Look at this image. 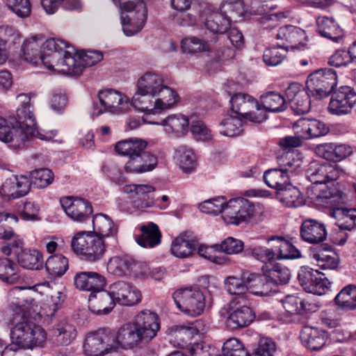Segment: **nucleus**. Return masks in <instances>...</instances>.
Segmentation results:
<instances>
[{
	"label": "nucleus",
	"mask_w": 356,
	"mask_h": 356,
	"mask_svg": "<svg viewBox=\"0 0 356 356\" xmlns=\"http://www.w3.org/2000/svg\"><path fill=\"white\" fill-rule=\"evenodd\" d=\"M120 8L129 13L123 17V31L127 35H133L143 28L147 18V8L145 3L140 0L137 2L125 0L122 4H118Z\"/></svg>",
	"instance_id": "obj_8"
},
{
	"label": "nucleus",
	"mask_w": 356,
	"mask_h": 356,
	"mask_svg": "<svg viewBox=\"0 0 356 356\" xmlns=\"http://www.w3.org/2000/svg\"><path fill=\"white\" fill-rule=\"evenodd\" d=\"M74 283L78 289L94 293L104 288L106 280L104 275L97 272L81 271L76 273Z\"/></svg>",
	"instance_id": "obj_21"
},
{
	"label": "nucleus",
	"mask_w": 356,
	"mask_h": 356,
	"mask_svg": "<svg viewBox=\"0 0 356 356\" xmlns=\"http://www.w3.org/2000/svg\"><path fill=\"white\" fill-rule=\"evenodd\" d=\"M337 83V76L334 70L321 69L309 75L306 85L311 95L321 99L329 95Z\"/></svg>",
	"instance_id": "obj_9"
},
{
	"label": "nucleus",
	"mask_w": 356,
	"mask_h": 356,
	"mask_svg": "<svg viewBox=\"0 0 356 356\" xmlns=\"http://www.w3.org/2000/svg\"><path fill=\"white\" fill-rule=\"evenodd\" d=\"M0 280L9 284H21L25 281L18 263L8 258H0Z\"/></svg>",
	"instance_id": "obj_29"
},
{
	"label": "nucleus",
	"mask_w": 356,
	"mask_h": 356,
	"mask_svg": "<svg viewBox=\"0 0 356 356\" xmlns=\"http://www.w3.org/2000/svg\"><path fill=\"white\" fill-rule=\"evenodd\" d=\"M18 265L29 270H39L43 266V255L35 249L22 250L17 254Z\"/></svg>",
	"instance_id": "obj_38"
},
{
	"label": "nucleus",
	"mask_w": 356,
	"mask_h": 356,
	"mask_svg": "<svg viewBox=\"0 0 356 356\" xmlns=\"http://www.w3.org/2000/svg\"><path fill=\"white\" fill-rule=\"evenodd\" d=\"M159 98L154 102V107L156 110H165L173 107L179 100L177 92L170 87L163 85L159 90Z\"/></svg>",
	"instance_id": "obj_46"
},
{
	"label": "nucleus",
	"mask_w": 356,
	"mask_h": 356,
	"mask_svg": "<svg viewBox=\"0 0 356 356\" xmlns=\"http://www.w3.org/2000/svg\"><path fill=\"white\" fill-rule=\"evenodd\" d=\"M253 309L246 305L232 309L227 318V324L232 329L248 327L255 319Z\"/></svg>",
	"instance_id": "obj_30"
},
{
	"label": "nucleus",
	"mask_w": 356,
	"mask_h": 356,
	"mask_svg": "<svg viewBox=\"0 0 356 356\" xmlns=\"http://www.w3.org/2000/svg\"><path fill=\"white\" fill-rule=\"evenodd\" d=\"M113 296L116 302L123 306L131 307L140 303L142 293L136 287L124 282H119L111 287Z\"/></svg>",
	"instance_id": "obj_18"
},
{
	"label": "nucleus",
	"mask_w": 356,
	"mask_h": 356,
	"mask_svg": "<svg viewBox=\"0 0 356 356\" xmlns=\"http://www.w3.org/2000/svg\"><path fill=\"white\" fill-rule=\"evenodd\" d=\"M115 300L112 290L108 292L102 289L89 296V308L95 314H107L115 306Z\"/></svg>",
	"instance_id": "obj_27"
},
{
	"label": "nucleus",
	"mask_w": 356,
	"mask_h": 356,
	"mask_svg": "<svg viewBox=\"0 0 356 356\" xmlns=\"http://www.w3.org/2000/svg\"><path fill=\"white\" fill-rule=\"evenodd\" d=\"M67 43L60 40L49 39L44 44V49L51 51L49 60L44 61V65L51 70L58 71L70 75H80L83 72V65L79 58L74 56L70 52L65 51L61 58L60 51Z\"/></svg>",
	"instance_id": "obj_4"
},
{
	"label": "nucleus",
	"mask_w": 356,
	"mask_h": 356,
	"mask_svg": "<svg viewBox=\"0 0 356 356\" xmlns=\"http://www.w3.org/2000/svg\"><path fill=\"white\" fill-rule=\"evenodd\" d=\"M298 280L305 291L315 295H324L331 287V282L324 273L309 267L300 268Z\"/></svg>",
	"instance_id": "obj_10"
},
{
	"label": "nucleus",
	"mask_w": 356,
	"mask_h": 356,
	"mask_svg": "<svg viewBox=\"0 0 356 356\" xmlns=\"http://www.w3.org/2000/svg\"><path fill=\"white\" fill-rule=\"evenodd\" d=\"M336 305L342 310L349 311L356 308V285L349 284L342 289L334 298Z\"/></svg>",
	"instance_id": "obj_41"
},
{
	"label": "nucleus",
	"mask_w": 356,
	"mask_h": 356,
	"mask_svg": "<svg viewBox=\"0 0 356 356\" xmlns=\"http://www.w3.org/2000/svg\"><path fill=\"white\" fill-rule=\"evenodd\" d=\"M9 324L17 327L19 324L28 323L30 320L26 316L24 309L19 305H11L5 312Z\"/></svg>",
	"instance_id": "obj_63"
},
{
	"label": "nucleus",
	"mask_w": 356,
	"mask_h": 356,
	"mask_svg": "<svg viewBox=\"0 0 356 356\" xmlns=\"http://www.w3.org/2000/svg\"><path fill=\"white\" fill-rule=\"evenodd\" d=\"M264 179L266 184L279 191L289 183V175L282 168L270 169L265 172Z\"/></svg>",
	"instance_id": "obj_50"
},
{
	"label": "nucleus",
	"mask_w": 356,
	"mask_h": 356,
	"mask_svg": "<svg viewBox=\"0 0 356 356\" xmlns=\"http://www.w3.org/2000/svg\"><path fill=\"white\" fill-rule=\"evenodd\" d=\"M181 49L185 54H196L201 52L210 51L212 47L209 41L202 40L195 36H191L181 40Z\"/></svg>",
	"instance_id": "obj_44"
},
{
	"label": "nucleus",
	"mask_w": 356,
	"mask_h": 356,
	"mask_svg": "<svg viewBox=\"0 0 356 356\" xmlns=\"http://www.w3.org/2000/svg\"><path fill=\"white\" fill-rule=\"evenodd\" d=\"M31 190V182L26 176H13L7 179L0 188V195L5 200L25 196Z\"/></svg>",
	"instance_id": "obj_16"
},
{
	"label": "nucleus",
	"mask_w": 356,
	"mask_h": 356,
	"mask_svg": "<svg viewBox=\"0 0 356 356\" xmlns=\"http://www.w3.org/2000/svg\"><path fill=\"white\" fill-rule=\"evenodd\" d=\"M225 286L230 294L238 296V298L246 300L245 293L248 291V286L245 279L243 277V273L241 277L235 276L227 277L225 280Z\"/></svg>",
	"instance_id": "obj_54"
},
{
	"label": "nucleus",
	"mask_w": 356,
	"mask_h": 356,
	"mask_svg": "<svg viewBox=\"0 0 356 356\" xmlns=\"http://www.w3.org/2000/svg\"><path fill=\"white\" fill-rule=\"evenodd\" d=\"M316 152L322 158L334 162L341 161L353 153L350 146L334 143L320 144L316 147Z\"/></svg>",
	"instance_id": "obj_28"
},
{
	"label": "nucleus",
	"mask_w": 356,
	"mask_h": 356,
	"mask_svg": "<svg viewBox=\"0 0 356 356\" xmlns=\"http://www.w3.org/2000/svg\"><path fill=\"white\" fill-rule=\"evenodd\" d=\"M200 19L207 30L215 35L223 34L231 27L232 20L226 13L208 5L200 14Z\"/></svg>",
	"instance_id": "obj_11"
},
{
	"label": "nucleus",
	"mask_w": 356,
	"mask_h": 356,
	"mask_svg": "<svg viewBox=\"0 0 356 356\" xmlns=\"http://www.w3.org/2000/svg\"><path fill=\"white\" fill-rule=\"evenodd\" d=\"M157 163V156L146 149L137 156L128 159L124 169L128 173L140 174L152 171L156 167Z\"/></svg>",
	"instance_id": "obj_20"
},
{
	"label": "nucleus",
	"mask_w": 356,
	"mask_h": 356,
	"mask_svg": "<svg viewBox=\"0 0 356 356\" xmlns=\"http://www.w3.org/2000/svg\"><path fill=\"white\" fill-rule=\"evenodd\" d=\"M155 190L153 186L149 184H130L124 187V192L134 194L133 206L140 211L154 206V198L150 197L149 194Z\"/></svg>",
	"instance_id": "obj_19"
},
{
	"label": "nucleus",
	"mask_w": 356,
	"mask_h": 356,
	"mask_svg": "<svg viewBox=\"0 0 356 356\" xmlns=\"http://www.w3.org/2000/svg\"><path fill=\"white\" fill-rule=\"evenodd\" d=\"M92 225L95 234L99 235L104 240L105 237L113 236L117 233V227L113 221L107 216L99 213L94 216Z\"/></svg>",
	"instance_id": "obj_40"
},
{
	"label": "nucleus",
	"mask_w": 356,
	"mask_h": 356,
	"mask_svg": "<svg viewBox=\"0 0 356 356\" xmlns=\"http://www.w3.org/2000/svg\"><path fill=\"white\" fill-rule=\"evenodd\" d=\"M98 97L103 107L96 114L98 115L103 111H110L113 113H121L128 111L131 104L129 97L122 92L113 89L100 90Z\"/></svg>",
	"instance_id": "obj_12"
},
{
	"label": "nucleus",
	"mask_w": 356,
	"mask_h": 356,
	"mask_svg": "<svg viewBox=\"0 0 356 356\" xmlns=\"http://www.w3.org/2000/svg\"><path fill=\"white\" fill-rule=\"evenodd\" d=\"M200 323V321H196L195 326L173 327L170 330V335L173 337L175 341L177 343L178 346H183V343H186L194 336V334H197L198 333L197 326Z\"/></svg>",
	"instance_id": "obj_52"
},
{
	"label": "nucleus",
	"mask_w": 356,
	"mask_h": 356,
	"mask_svg": "<svg viewBox=\"0 0 356 356\" xmlns=\"http://www.w3.org/2000/svg\"><path fill=\"white\" fill-rule=\"evenodd\" d=\"M177 307L184 314L191 317L203 314L206 307L204 292L197 286L182 287L172 293Z\"/></svg>",
	"instance_id": "obj_7"
},
{
	"label": "nucleus",
	"mask_w": 356,
	"mask_h": 356,
	"mask_svg": "<svg viewBox=\"0 0 356 356\" xmlns=\"http://www.w3.org/2000/svg\"><path fill=\"white\" fill-rule=\"evenodd\" d=\"M318 33L334 42H339L343 36V30L332 17L320 16L316 19Z\"/></svg>",
	"instance_id": "obj_34"
},
{
	"label": "nucleus",
	"mask_w": 356,
	"mask_h": 356,
	"mask_svg": "<svg viewBox=\"0 0 356 356\" xmlns=\"http://www.w3.org/2000/svg\"><path fill=\"white\" fill-rule=\"evenodd\" d=\"M356 104V93L348 86H341L331 97L328 111L334 115H346L351 112Z\"/></svg>",
	"instance_id": "obj_14"
},
{
	"label": "nucleus",
	"mask_w": 356,
	"mask_h": 356,
	"mask_svg": "<svg viewBox=\"0 0 356 356\" xmlns=\"http://www.w3.org/2000/svg\"><path fill=\"white\" fill-rule=\"evenodd\" d=\"M163 85V79L158 74L147 72L138 81L139 92L149 94L154 97L159 92Z\"/></svg>",
	"instance_id": "obj_37"
},
{
	"label": "nucleus",
	"mask_w": 356,
	"mask_h": 356,
	"mask_svg": "<svg viewBox=\"0 0 356 356\" xmlns=\"http://www.w3.org/2000/svg\"><path fill=\"white\" fill-rule=\"evenodd\" d=\"M314 259L317 265L321 269H337L339 266V259L334 252L327 253L325 251H320L314 254Z\"/></svg>",
	"instance_id": "obj_61"
},
{
	"label": "nucleus",
	"mask_w": 356,
	"mask_h": 356,
	"mask_svg": "<svg viewBox=\"0 0 356 356\" xmlns=\"http://www.w3.org/2000/svg\"><path fill=\"white\" fill-rule=\"evenodd\" d=\"M287 49L282 44L265 49L263 54V60L268 65H277L286 57Z\"/></svg>",
	"instance_id": "obj_57"
},
{
	"label": "nucleus",
	"mask_w": 356,
	"mask_h": 356,
	"mask_svg": "<svg viewBox=\"0 0 356 356\" xmlns=\"http://www.w3.org/2000/svg\"><path fill=\"white\" fill-rule=\"evenodd\" d=\"M131 259L126 257H113L107 264L108 273L118 277L130 275Z\"/></svg>",
	"instance_id": "obj_51"
},
{
	"label": "nucleus",
	"mask_w": 356,
	"mask_h": 356,
	"mask_svg": "<svg viewBox=\"0 0 356 356\" xmlns=\"http://www.w3.org/2000/svg\"><path fill=\"white\" fill-rule=\"evenodd\" d=\"M221 132L227 136L233 137L241 134L243 131V122L241 118L233 116L225 118L221 122Z\"/></svg>",
	"instance_id": "obj_62"
},
{
	"label": "nucleus",
	"mask_w": 356,
	"mask_h": 356,
	"mask_svg": "<svg viewBox=\"0 0 356 356\" xmlns=\"http://www.w3.org/2000/svg\"><path fill=\"white\" fill-rule=\"evenodd\" d=\"M30 178L31 185L33 184L38 188H44L53 183L54 174L49 168H40L31 172Z\"/></svg>",
	"instance_id": "obj_53"
},
{
	"label": "nucleus",
	"mask_w": 356,
	"mask_h": 356,
	"mask_svg": "<svg viewBox=\"0 0 356 356\" xmlns=\"http://www.w3.org/2000/svg\"><path fill=\"white\" fill-rule=\"evenodd\" d=\"M11 339L19 348L33 350L45 346L47 333L41 325L31 321L28 323L13 327L11 330Z\"/></svg>",
	"instance_id": "obj_6"
},
{
	"label": "nucleus",
	"mask_w": 356,
	"mask_h": 356,
	"mask_svg": "<svg viewBox=\"0 0 356 356\" xmlns=\"http://www.w3.org/2000/svg\"><path fill=\"white\" fill-rule=\"evenodd\" d=\"M10 124H12V129L9 134L11 139L8 143H13V145L19 147L24 145V143L33 136L38 135L40 139L49 141L52 140L55 136L53 132L47 134H40L35 127L16 125L12 121L10 122Z\"/></svg>",
	"instance_id": "obj_24"
},
{
	"label": "nucleus",
	"mask_w": 356,
	"mask_h": 356,
	"mask_svg": "<svg viewBox=\"0 0 356 356\" xmlns=\"http://www.w3.org/2000/svg\"><path fill=\"white\" fill-rule=\"evenodd\" d=\"M110 342L111 337L104 332L90 333L83 343V353L87 356H99L108 348Z\"/></svg>",
	"instance_id": "obj_26"
},
{
	"label": "nucleus",
	"mask_w": 356,
	"mask_h": 356,
	"mask_svg": "<svg viewBox=\"0 0 356 356\" xmlns=\"http://www.w3.org/2000/svg\"><path fill=\"white\" fill-rule=\"evenodd\" d=\"M230 103L232 111L243 117L245 113L257 106V100L247 93L238 92L232 96Z\"/></svg>",
	"instance_id": "obj_39"
},
{
	"label": "nucleus",
	"mask_w": 356,
	"mask_h": 356,
	"mask_svg": "<svg viewBox=\"0 0 356 356\" xmlns=\"http://www.w3.org/2000/svg\"><path fill=\"white\" fill-rule=\"evenodd\" d=\"M60 202L67 216L74 221H86L93 211L90 202L81 197L65 196L60 198Z\"/></svg>",
	"instance_id": "obj_13"
},
{
	"label": "nucleus",
	"mask_w": 356,
	"mask_h": 356,
	"mask_svg": "<svg viewBox=\"0 0 356 356\" xmlns=\"http://www.w3.org/2000/svg\"><path fill=\"white\" fill-rule=\"evenodd\" d=\"M288 11L271 14L261 19L263 29L268 30L270 37L279 41L284 48L300 49L305 46L307 41L306 33L304 30L293 26H285L275 29V22L289 16Z\"/></svg>",
	"instance_id": "obj_2"
},
{
	"label": "nucleus",
	"mask_w": 356,
	"mask_h": 356,
	"mask_svg": "<svg viewBox=\"0 0 356 356\" xmlns=\"http://www.w3.org/2000/svg\"><path fill=\"white\" fill-rule=\"evenodd\" d=\"M68 259L62 254L51 256L45 263L46 270L52 277L63 276L68 269Z\"/></svg>",
	"instance_id": "obj_47"
},
{
	"label": "nucleus",
	"mask_w": 356,
	"mask_h": 356,
	"mask_svg": "<svg viewBox=\"0 0 356 356\" xmlns=\"http://www.w3.org/2000/svg\"><path fill=\"white\" fill-rule=\"evenodd\" d=\"M40 205L35 201L26 199L22 203V208L18 209V214L19 217L24 220H39L40 217Z\"/></svg>",
	"instance_id": "obj_60"
},
{
	"label": "nucleus",
	"mask_w": 356,
	"mask_h": 356,
	"mask_svg": "<svg viewBox=\"0 0 356 356\" xmlns=\"http://www.w3.org/2000/svg\"><path fill=\"white\" fill-rule=\"evenodd\" d=\"M278 162L281 168L286 173L297 174L302 169L303 161L298 153L295 152L282 154Z\"/></svg>",
	"instance_id": "obj_49"
},
{
	"label": "nucleus",
	"mask_w": 356,
	"mask_h": 356,
	"mask_svg": "<svg viewBox=\"0 0 356 356\" xmlns=\"http://www.w3.org/2000/svg\"><path fill=\"white\" fill-rule=\"evenodd\" d=\"M195 247V241L186 233H182L173 240L171 252L177 257L186 258L192 255Z\"/></svg>",
	"instance_id": "obj_35"
},
{
	"label": "nucleus",
	"mask_w": 356,
	"mask_h": 356,
	"mask_svg": "<svg viewBox=\"0 0 356 356\" xmlns=\"http://www.w3.org/2000/svg\"><path fill=\"white\" fill-rule=\"evenodd\" d=\"M243 277L248 284V291L254 294L267 296L272 291L271 282H270L268 275L244 272Z\"/></svg>",
	"instance_id": "obj_31"
},
{
	"label": "nucleus",
	"mask_w": 356,
	"mask_h": 356,
	"mask_svg": "<svg viewBox=\"0 0 356 356\" xmlns=\"http://www.w3.org/2000/svg\"><path fill=\"white\" fill-rule=\"evenodd\" d=\"M132 322L136 326L145 341H150L154 339L160 330V318L159 315L149 309L140 311L134 317Z\"/></svg>",
	"instance_id": "obj_15"
},
{
	"label": "nucleus",
	"mask_w": 356,
	"mask_h": 356,
	"mask_svg": "<svg viewBox=\"0 0 356 356\" xmlns=\"http://www.w3.org/2000/svg\"><path fill=\"white\" fill-rule=\"evenodd\" d=\"M277 199L287 207H299L303 203V198L298 188L288 184L277 191Z\"/></svg>",
	"instance_id": "obj_42"
},
{
	"label": "nucleus",
	"mask_w": 356,
	"mask_h": 356,
	"mask_svg": "<svg viewBox=\"0 0 356 356\" xmlns=\"http://www.w3.org/2000/svg\"><path fill=\"white\" fill-rule=\"evenodd\" d=\"M321 323L327 329H337L341 326V318L337 309L323 311L320 316Z\"/></svg>",
	"instance_id": "obj_64"
},
{
	"label": "nucleus",
	"mask_w": 356,
	"mask_h": 356,
	"mask_svg": "<svg viewBox=\"0 0 356 356\" xmlns=\"http://www.w3.org/2000/svg\"><path fill=\"white\" fill-rule=\"evenodd\" d=\"M116 339L118 343L125 349H130L142 343H146L142 334L131 321L124 324L118 330Z\"/></svg>",
	"instance_id": "obj_25"
},
{
	"label": "nucleus",
	"mask_w": 356,
	"mask_h": 356,
	"mask_svg": "<svg viewBox=\"0 0 356 356\" xmlns=\"http://www.w3.org/2000/svg\"><path fill=\"white\" fill-rule=\"evenodd\" d=\"M260 102L268 112H280L286 108L284 96L275 92H268L262 95L260 97Z\"/></svg>",
	"instance_id": "obj_48"
},
{
	"label": "nucleus",
	"mask_w": 356,
	"mask_h": 356,
	"mask_svg": "<svg viewBox=\"0 0 356 356\" xmlns=\"http://www.w3.org/2000/svg\"><path fill=\"white\" fill-rule=\"evenodd\" d=\"M264 216L265 208L262 204L243 197L230 199L223 211V220L236 225L251 220H261Z\"/></svg>",
	"instance_id": "obj_3"
},
{
	"label": "nucleus",
	"mask_w": 356,
	"mask_h": 356,
	"mask_svg": "<svg viewBox=\"0 0 356 356\" xmlns=\"http://www.w3.org/2000/svg\"><path fill=\"white\" fill-rule=\"evenodd\" d=\"M71 248L75 254L88 262L101 260L106 251L104 240L92 232L81 231L74 234L71 241Z\"/></svg>",
	"instance_id": "obj_5"
},
{
	"label": "nucleus",
	"mask_w": 356,
	"mask_h": 356,
	"mask_svg": "<svg viewBox=\"0 0 356 356\" xmlns=\"http://www.w3.org/2000/svg\"><path fill=\"white\" fill-rule=\"evenodd\" d=\"M300 236L305 241L311 244L321 243L327 237L325 226L316 220L306 219L300 227Z\"/></svg>",
	"instance_id": "obj_23"
},
{
	"label": "nucleus",
	"mask_w": 356,
	"mask_h": 356,
	"mask_svg": "<svg viewBox=\"0 0 356 356\" xmlns=\"http://www.w3.org/2000/svg\"><path fill=\"white\" fill-rule=\"evenodd\" d=\"M31 107L29 106H19L16 111V116L10 117V122L12 121L16 125L35 127V118Z\"/></svg>",
	"instance_id": "obj_59"
},
{
	"label": "nucleus",
	"mask_w": 356,
	"mask_h": 356,
	"mask_svg": "<svg viewBox=\"0 0 356 356\" xmlns=\"http://www.w3.org/2000/svg\"><path fill=\"white\" fill-rule=\"evenodd\" d=\"M277 239L280 241V245L278 248L277 255L276 258L279 259H293L298 258L300 256V251L296 248V247L291 243L289 241L286 240L282 236H271L269 240Z\"/></svg>",
	"instance_id": "obj_58"
},
{
	"label": "nucleus",
	"mask_w": 356,
	"mask_h": 356,
	"mask_svg": "<svg viewBox=\"0 0 356 356\" xmlns=\"http://www.w3.org/2000/svg\"><path fill=\"white\" fill-rule=\"evenodd\" d=\"M22 51L24 59L33 64L37 65L41 61L44 65L45 60H49V53L44 51L43 53L40 50V44L35 39L27 40L22 46Z\"/></svg>",
	"instance_id": "obj_36"
},
{
	"label": "nucleus",
	"mask_w": 356,
	"mask_h": 356,
	"mask_svg": "<svg viewBox=\"0 0 356 356\" xmlns=\"http://www.w3.org/2000/svg\"><path fill=\"white\" fill-rule=\"evenodd\" d=\"M162 124L168 127L172 131L184 135L188 132L189 121L183 115H172L163 120Z\"/></svg>",
	"instance_id": "obj_55"
},
{
	"label": "nucleus",
	"mask_w": 356,
	"mask_h": 356,
	"mask_svg": "<svg viewBox=\"0 0 356 356\" xmlns=\"http://www.w3.org/2000/svg\"><path fill=\"white\" fill-rule=\"evenodd\" d=\"M343 172L338 165L323 163L311 165L307 170V175L314 184H325L337 180Z\"/></svg>",
	"instance_id": "obj_17"
},
{
	"label": "nucleus",
	"mask_w": 356,
	"mask_h": 356,
	"mask_svg": "<svg viewBox=\"0 0 356 356\" xmlns=\"http://www.w3.org/2000/svg\"><path fill=\"white\" fill-rule=\"evenodd\" d=\"M216 251L227 254H236L241 252L244 248V243L238 238L229 236L220 243L213 245Z\"/></svg>",
	"instance_id": "obj_56"
},
{
	"label": "nucleus",
	"mask_w": 356,
	"mask_h": 356,
	"mask_svg": "<svg viewBox=\"0 0 356 356\" xmlns=\"http://www.w3.org/2000/svg\"><path fill=\"white\" fill-rule=\"evenodd\" d=\"M314 200L318 204L332 209V216L341 228L350 230L356 226V209L341 207L348 200V195L342 190L336 186L325 187L316 194Z\"/></svg>",
	"instance_id": "obj_1"
},
{
	"label": "nucleus",
	"mask_w": 356,
	"mask_h": 356,
	"mask_svg": "<svg viewBox=\"0 0 356 356\" xmlns=\"http://www.w3.org/2000/svg\"><path fill=\"white\" fill-rule=\"evenodd\" d=\"M138 234H135V240L141 247L153 248L161 242L162 234L159 226L152 222L139 225Z\"/></svg>",
	"instance_id": "obj_22"
},
{
	"label": "nucleus",
	"mask_w": 356,
	"mask_h": 356,
	"mask_svg": "<svg viewBox=\"0 0 356 356\" xmlns=\"http://www.w3.org/2000/svg\"><path fill=\"white\" fill-rule=\"evenodd\" d=\"M147 146L148 143L146 140L138 138H131L118 142L115 145V150L119 155L129 159L146 150Z\"/></svg>",
	"instance_id": "obj_33"
},
{
	"label": "nucleus",
	"mask_w": 356,
	"mask_h": 356,
	"mask_svg": "<svg viewBox=\"0 0 356 356\" xmlns=\"http://www.w3.org/2000/svg\"><path fill=\"white\" fill-rule=\"evenodd\" d=\"M300 338L307 348L312 350H318L325 346L327 334L323 330L307 327L301 332Z\"/></svg>",
	"instance_id": "obj_32"
},
{
	"label": "nucleus",
	"mask_w": 356,
	"mask_h": 356,
	"mask_svg": "<svg viewBox=\"0 0 356 356\" xmlns=\"http://www.w3.org/2000/svg\"><path fill=\"white\" fill-rule=\"evenodd\" d=\"M12 218L15 222L18 221V217L15 213L8 212H0V239L13 240V248H21L23 245L22 241L17 238V236L13 229L6 224L8 218Z\"/></svg>",
	"instance_id": "obj_43"
},
{
	"label": "nucleus",
	"mask_w": 356,
	"mask_h": 356,
	"mask_svg": "<svg viewBox=\"0 0 356 356\" xmlns=\"http://www.w3.org/2000/svg\"><path fill=\"white\" fill-rule=\"evenodd\" d=\"M175 157L183 171L189 172L196 166V156L193 150L186 146L180 145L175 150Z\"/></svg>",
	"instance_id": "obj_45"
}]
</instances>
